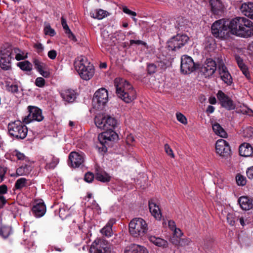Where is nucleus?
Instances as JSON below:
<instances>
[{
  "label": "nucleus",
  "mask_w": 253,
  "mask_h": 253,
  "mask_svg": "<svg viewBox=\"0 0 253 253\" xmlns=\"http://www.w3.org/2000/svg\"><path fill=\"white\" fill-rule=\"evenodd\" d=\"M31 171L30 166L25 165L18 168L16 170V174L18 176L28 175Z\"/></svg>",
  "instance_id": "obj_32"
},
{
  "label": "nucleus",
  "mask_w": 253,
  "mask_h": 253,
  "mask_svg": "<svg viewBox=\"0 0 253 253\" xmlns=\"http://www.w3.org/2000/svg\"><path fill=\"white\" fill-rule=\"evenodd\" d=\"M15 52L16 53L15 58L17 61L24 60L27 57V53L17 49L15 50Z\"/></svg>",
  "instance_id": "obj_38"
},
{
  "label": "nucleus",
  "mask_w": 253,
  "mask_h": 253,
  "mask_svg": "<svg viewBox=\"0 0 253 253\" xmlns=\"http://www.w3.org/2000/svg\"><path fill=\"white\" fill-rule=\"evenodd\" d=\"M169 226V228H170L172 230H174L175 232H176V230H178L179 232H181L179 229H177L176 227V225L174 221L169 220L168 223Z\"/></svg>",
  "instance_id": "obj_57"
},
{
  "label": "nucleus",
  "mask_w": 253,
  "mask_h": 253,
  "mask_svg": "<svg viewBox=\"0 0 253 253\" xmlns=\"http://www.w3.org/2000/svg\"><path fill=\"white\" fill-rule=\"evenodd\" d=\"M32 211L36 217H41L46 212V206L43 202H39L33 206Z\"/></svg>",
  "instance_id": "obj_17"
},
{
  "label": "nucleus",
  "mask_w": 253,
  "mask_h": 253,
  "mask_svg": "<svg viewBox=\"0 0 253 253\" xmlns=\"http://www.w3.org/2000/svg\"><path fill=\"white\" fill-rule=\"evenodd\" d=\"M129 42H130V45H132L133 44H137V45H140V44H141V45H144V46H146L147 45V43L141 41V40H130V41H129Z\"/></svg>",
  "instance_id": "obj_55"
},
{
  "label": "nucleus",
  "mask_w": 253,
  "mask_h": 253,
  "mask_svg": "<svg viewBox=\"0 0 253 253\" xmlns=\"http://www.w3.org/2000/svg\"><path fill=\"white\" fill-rule=\"evenodd\" d=\"M123 11L124 13L131 16H135L136 15V13L135 12L129 10L126 6L123 7Z\"/></svg>",
  "instance_id": "obj_56"
},
{
  "label": "nucleus",
  "mask_w": 253,
  "mask_h": 253,
  "mask_svg": "<svg viewBox=\"0 0 253 253\" xmlns=\"http://www.w3.org/2000/svg\"><path fill=\"white\" fill-rule=\"evenodd\" d=\"M61 24H62V26L63 29L65 31V33L66 34L68 32H69V31L71 30L69 29V28L67 25L66 19L64 18L63 16H62L61 18Z\"/></svg>",
  "instance_id": "obj_48"
},
{
  "label": "nucleus",
  "mask_w": 253,
  "mask_h": 253,
  "mask_svg": "<svg viewBox=\"0 0 253 253\" xmlns=\"http://www.w3.org/2000/svg\"><path fill=\"white\" fill-rule=\"evenodd\" d=\"M219 72L222 80L227 85H231L232 83V78L225 64L219 66Z\"/></svg>",
  "instance_id": "obj_16"
},
{
  "label": "nucleus",
  "mask_w": 253,
  "mask_h": 253,
  "mask_svg": "<svg viewBox=\"0 0 253 253\" xmlns=\"http://www.w3.org/2000/svg\"><path fill=\"white\" fill-rule=\"evenodd\" d=\"M117 96L126 103H129L136 98V92L132 86L126 80L117 78L114 81Z\"/></svg>",
  "instance_id": "obj_3"
},
{
  "label": "nucleus",
  "mask_w": 253,
  "mask_h": 253,
  "mask_svg": "<svg viewBox=\"0 0 253 253\" xmlns=\"http://www.w3.org/2000/svg\"><path fill=\"white\" fill-rule=\"evenodd\" d=\"M240 70L242 71L243 74L245 76V77L249 79L251 78V75L250 72L249 71V68L247 66V64H238Z\"/></svg>",
  "instance_id": "obj_39"
},
{
  "label": "nucleus",
  "mask_w": 253,
  "mask_h": 253,
  "mask_svg": "<svg viewBox=\"0 0 253 253\" xmlns=\"http://www.w3.org/2000/svg\"><path fill=\"white\" fill-rule=\"evenodd\" d=\"M212 129L215 133L221 137H226L227 134L225 130L218 123H215L212 125Z\"/></svg>",
  "instance_id": "obj_31"
},
{
  "label": "nucleus",
  "mask_w": 253,
  "mask_h": 253,
  "mask_svg": "<svg viewBox=\"0 0 253 253\" xmlns=\"http://www.w3.org/2000/svg\"><path fill=\"white\" fill-rule=\"evenodd\" d=\"M230 32L233 35L242 38L253 35V23L244 17H236L229 19Z\"/></svg>",
  "instance_id": "obj_2"
},
{
  "label": "nucleus",
  "mask_w": 253,
  "mask_h": 253,
  "mask_svg": "<svg viewBox=\"0 0 253 253\" xmlns=\"http://www.w3.org/2000/svg\"><path fill=\"white\" fill-rule=\"evenodd\" d=\"M239 154L243 157H249L253 153V148L249 143H243L239 149Z\"/></svg>",
  "instance_id": "obj_25"
},
{
  "label": "nucleus",
  "mask_w": 253,
  "mask_h": 253,
  "mask_svg": "<svg viewBox=\"0 0 253 253\" xmlns=\"http://www.w3.org/2000/svg\"><path fill=\"white\" fill-rule=\"evenodd\" d=\"M229 23V19H222L216 21L211 26L212 35L220 39L228 37L230 33Z\"/></svg>",
  "instance_id": "obj_5"
},
{
  "label": "nucleus",
  "mask_w": 253,
  "mask_h": 253,
  "mask_svg": "<svg viewBox=\"0 0 253 253\" xmlns=\"http://www.w3.org/2000/svg\"><path fill=\"white\" fill-rule=\"evenodd\" d=\"M240 10L245 16L252 19L253 16V2L244 3L242 4Z\"/></svg>",
  "instance_id": "obj_24"
},
{
  "label": "nucleus",
  "mask_w": 253,
  "mask_h": 253,
  "mask_svg": "<svg viewBox=\"0 0 253 253\" xmlns=\"http://www.w3.org/2000/svg\"><path fill=\"white\" fill-rule=\"evenodd\" d=\"M246 174L250 179L253 180V166L247 169Z\"/></svg>",
  "instance_id": "obj_54"
},
{
  "label": "nucleus",
  "mask_w": 253,
  "mask_h": 253,
  "mask_svg": "<svg viewBox=\"0 0 253 253\" xmlns=\"http://www.w3.org/2000/svg\"><path fill=\"white\" fill-rule=\"evenodd\" d=\"M181 63H195L191 57L184 55L181 57Z\"/></svg>",
  "instance_id": "obj_44"
},
{
  "label": "nucleus",
  "mask_w": 253,
  "mask_h": 253,
  "mask_svg": "<svg viewBox=\"0 0 253 253\" xmlns=\"http://www.w3.org/2000/svg\"><path fill=\"white\" fill-rule=\"evenodd\" d=\"M108 101V91L105 88L98 89L94 94L92 98L93 108L96 110H102Z\"/></svg>",
  "instance_id": "obj_7"
},
{
  "label": "nucleus",
  "mask_w": 253,
  "mask_h": 253,
  "mask_svg": "<svg viewBox=\"0 0 253 253\" xmlns=\"http://www.w3.org/2000/svg\"><path fill=\"white\" fill-rule=\"evenodd\" d=\"M96 126L104 130L99 134L98 139L103 146L107 141H114L118 138V134L114 131L117 126V120L110 115H98L94 119Z\"/></svg>",
  "instance_id": "obj_1"
},
{
  "label": "nucleus",
  "mask_w": 253,
  "mask_h": 253,
  "mask_svg": "<svg viewBox=\"0 0 253 253\" xmlns=\"http://www.w3.org/2000/svg\"><path fill=\"white\" fill-rule=\"evenodd\" d=\"M95 178L102 182H108L110 181L111 176L104 171H98L96 173Z\"/></svg>",
  "instance_id": "obj_30"
},
{
  "label": "nucleus",
  "mask_w": 253,
  "mask_h": 253,
  "mask_svg": "<svg viewBox=\"0 0 253 253\" xmlns=\"http://www.w3.org/2000/svg\"><path fill=\"white\" fill-rule=\"evenodd\" d=\"M216 64H202V66L200 65V72L205 76V78H208L211 76L215 72L216 69Z\"/></svg>",
  "instance_id": "obj_18"
},
{
  "label": "nucleus",
  "mask_w": 253,
  "mask_h": 253,
  "mask_svg": "<svg viewBox=\"0 0 253 253\" xmlns=\"http://www.w3.org/2000/svg\"><path fill=\"white\" fill-rule=\"evenodd\" d=\"M87 61L86 57L85 56L81 55L79 56H78L75 61L74 63H83L84 62H86Z\"/></svg>",
  "instance_id": "obj_53"
},
{
  "label": "nucleus",
  "mask_w": 253,
  "mask_h": 253,
  "mask_svg": "<svg viewBox=\"0 0 253 253\" xmlns=\"http://www.w3.org/2000/svg\"><path fill=\"white\" fill-rule=\"evenodd\" d=\"M165 150L166 153L169 155V156H170L171 158L174 157V155L173 153V151L170 146L168 144H166L165 145Z\"/></svg>",
  "instance_id": "obj_50"
},
{
  "label": "nucleus",
  "mask_w": 253,
  "mask_h": 253,
  "mask_svg": "<svg viewBox=\"0 0 253 253\" xmlns=\"http://www.w3.org/2000/svg\"><path fill=\"white\" fill-rule=\"evenodd\" d=\"M35 68L44 78H48L50 76V70L46 67L45 64H35Z\"/></svg>",
  "instance_id": "obj_28"
},
{
  "label": "nucleus",
  "mask_w": 253,
  "mask_h": 253,
  "mask_svg": "<svg viewBox=\"0 0 253 253\" xmlns=\"http://www.w3.org/2000/svg\"><path fill=\"white\" fill-rule=\"evenodd\" d=\"M202 64H180V72L183 75L190 74L195 71Z\"/></svg>",
  "instance_id": "obj_23"
},
{
  "label": "nucleus",
  "mask_w": 253,
  "mask_h": 253,
  "mask_svg": "<svg viewBox=\"0 0 253 253\" xmlns=\"http://www.w3.org/2000/svg\"><path fill=\"white\" fill-rule=\"evenodd\" d=\"M48 160H51V162L46 163L45 166V169H53L59 163L58 159L52 155L49 157Z\"/></svg>",
  "instance_id": "obj_35"
},
{
  "label": "nucleus",
  "mask_w": 253,
  "mask_h": 253,
  "mask_svg": "<svg viewBox=\"0 0 253 253\" xmlns=\"http://www.w3.org/2000/svg\"><path fill=\"white\" fill-rule=\"evenodd\" d=\"M6 200L3 196H0V208H2L4 205L5 204Z\"/></svg>",
  "instance_id": "obj_64"
},
{
  "label": "nucleus",
  "mask_w": 253,
  "mask_h": 253,
  "mask_svg": "<svg viewBox=\"0 0 253 253\" xmlns=\"http://www.w3.org/2000/svg\"><path fill=\"white\" fill-rule=\"evenodd\" d=\"M156 69L157 66L156 64H148L147 65V71L149 74L155 73Z\"/></svg>",
  "instance_id": "obj_51"
},
{
  "label": "nucleus",
  "mask_w": 253,
  "mask_h": 253,
  "mask_svg": "<svg viewBox=\"0 0 253 253\" xmlns=\"http://www.w3.org/2000/svg\"><path fill=\"white\" fill-rule=\"evenodd\" d=\"M94 178V175L93 173L90 172H88L85 173L84 175V180L87 182L90 183L91 182Z\"/></svg>",
  "instance_id": "obj_46"
},
{
  "label": "nucleus",
  "mask_w": 253,
  "mask_h": 253,
  "mask_svg": "<svg viewBox=\"0 0 253 253\" xmlns=\"http://www.w3.org/2000/svg\"><path fill=\"white\" fill-rule=\"evenodd\" d=\"M211 10L214 15L221 14L223 10V5L220 0H210Z\"/></svg>",
  "instance_id": "obj_21"
},
{
  "label": "nucleus",
  "mask_w": 253,
  "mask_h": 253,
  "mask_svg": "<svg viewBox=\"0 0 253 253\" xmlns=\"http://www.w3.org/2000/svg\"><path fill=\"white\" fill-rule=\"evenodd\" d=\"M28 186V180L25 178H20L16 180L14 188L16 190H21Z\"/></svg>",
  "instance_id": "obj_33"
},
{
  "label": "nucleus",
  "mask_w": 253,
  "mask_h": 253,
  "mask_svg": "<svg viewBox=\"0 0 253 253\" xmlns=\"http://www.w3.org/2000/svg\"><path fill=\"white\" fill-rule=\"evenodd\" d=\"M241 208L245 211L253 209V199L247 196H242L238 199Z\"/></svg>",
  "instance_id": "obj_20"
},
{
  "label": "nucleus",
  "mask_w": 253,
  "mask_h": 253,
  "mask_svg": "<svg viewBox=\"0 0 253 253\" xmlns=\"http://www.w3.org/2000/svg\"><path fill=\"white\" fill-rule=\"evenodd\" d=\"M11 54L8 52L6 54L0 53V63H10L11 61L9 59H11Z\"/></svg>",
  "instance_id": "obj_37"
},
{
  "label": "nucleus",
  "mask_w": 253,
  "mask_h": 253,
  "mask_svg": "<svg viewBox=\"0 0 253 253\" xmlns=\"http://www.w3.org/2000/svg\"><path fill=\"white\" fill-rule=\"evenodd\" d=\"M57 55L56 51L54 50H50L48 52V56L52 59H54L56 58Z\"/></svg>",
  "instance_id": "obj_59"
},
{
  "label": "nucleus",
  "mask_w": 253,
  "mask_h": 253,
  "mask_svg": "<svg viewBox=\"0 0 253 253\" xmlns=\"http://www.w3.org/2000/svg\"><path fill=\"white\" fill-rule=\"evenodd\" d=\"M239 215L235 212L228 213L226 216L227 222L231 226H235L236 222L238 220Z\"/></svg>",
  "instance_id": "obj_34"
},
{
  "label": "nucleus",
  "mask_w": 253,
  "mask_h": 253,
  "mask_svg": "<svg viewBox=\"0 0 253 253\" xmlns=\"http://www.w3.org/2000/svg\"><path fill=\"white\" fill-rule=\"evenodd\" d=\"M11 232V228L9 226H1L0 229V235L3 238H7Z\"/></svg>",
  "instance_id": "obj_36"
},
{
  "label": "nucleus",
  "mask_w": 253,
  "mask_h": 253,
  "mask_svg": "<svg viewBox=\"0 0 253 253\" xmlns=\"http://www.w3.org/2000/svg\"><path fill=\"white\" fill-rule=\"evenodd\" d=\"M216 153L224 159H228L231 157V149L228 143L223 139L218 140L215 143Z\"/></svg>",
  "instance_id": "obj_12"
},
{
  "label": "nucleus",
  "mask_w": 253,
  "mask_h": 253,
  "mask_svg": "<svg viewBox=\"0 0 253 253\" xmlns=\"http://www.w3.org/2000/svg\"><path fill=\"white\" fill-rule=\"evenodd\" d=\"M8 130L9 135L17 139H24L28 132L27 126L20 121L10 123L8 125Z\"/></svg>",
  "instance_id": "obj_6"
},
{
  "label": "nucleus",
  "mask_w": 253,
  "mask_h": 253,
  "mask_svg": "<svg viewBox=\"0 0 253 253\" xmlns=\"http://www.w3.org/2000/svg\"><path fill=\"white\" fill-rule=\"evenodd\" d=\"M60 95L64 101L69 103L73 102L77 98V93L71 89L62 90Z\"/></svg>",
  "instance_id": "obj_15"
},
{
  "label": "nucleus",
  "mask_w": 253,
  "mask_h": 253,
  "mask_svg": "<svg viewBox=\"0 0 253 253\" xmlns=\"http://www.w3.org/2000/svg\"><path fill=\"white\" fill-rule=\"evenodd\" d=\"M242 112L243 114H245L250 116L253 117V111L248 107H245V109H243Z\"/></svg>",
  "instance_id": "obj_58"
},
{
  "label": "nucleus",
  "mask_w": 253,
  "mask_h": 253,
  "mask_svg": "<svg viewBox=\"0 0 253 253\" xmlns=\"http://www.w3.org/2000/svg\"><path fill=\"white\" fill-rule=\"evenodd\" d=\"M176 115L177 120L181 123L184 125L187 124V119L181 113H177Z\"/></svg>",
  "instance_id": "obj_45"
},
{
  "label": "nucleus",
  "mask_w": 253,
  "mask_h": 253,
  "mask_svg": "<svg viewBox=\"0 0 253 253\" xmlns=\"http://www.w3.org/2000/svg\"><path fill=\"white\" fill-rule=\"evenodd\" d=\"M7 192V187L6 185L3 184L0 186V194H4Z\"/></svg>",
  "instance_id": "obj_60"
},
{
  "label": "nucleus",
  "mask_w": 253,
  "mask_h": 253,
  "mask_svg": "<svg viewBox=\"0 0 253 253\" xmlns=\"http://www.w3.org/2000/svg\"><path fill=\"white\" fill-rule=\"evenodd\" d=\"M189 40L186 35L177 34L167 42V47L170 50L176 51L185 45Z\"/></svg>",
  "instance_id": "obj_8"
},
{
  "label": "nucleus",
  "mask_w": 253,
  "mask_h": 253,
  "mask_svg": "<svg viewBox=\"0 0 253 253\" xmlns=\"http://www.w3.org/2000/svg\"><path fill=\"white\" fill-rule=\"evenodd\" d=\"M29 114L23 119V122L28 124L33 121L41 122L44 117L42 110L37 107L29 106L28 107Z\"/></svg>",
  "instance_id": "obj_11"
},
{
  "label": "nucleus",
  "mask_w": 253,
  "mask_h": 253,
  "mask_svg": "<svg viewBox=\"0 0 253 253\" xmlns=\"http://www.w3.org/2000/svg\"><path fill=\"white\" fill-rule=\"evenodd\" d=\"M89 252L90 253H111V249L107 241L97 239L92 243Z\"/></svg>",
  "instance_id": "obj_10"
},
{
  "label": "nucleus",
  "mask_w": 253,
  "mask_h": 253,
  "mask_svg": "<svg viewBox=\"0 0 253 253\" xmlns=\"http://www.w3.org/2000/svg\"><path fill=\"white\" fill-rule=\"evenodd\" d=\"M15 155L17 159L19 160H23L25 157V155L23 153H21L19 152H16Z\"/></svg>",
  "instance_id": "obj_62"
},
{
  "label": "nucleus",
  "mask_w": 253,
  "mask_h": 253,
  "mask_svg": "<svg viewBox=\"0 0 253 253\" xmlns=\"http://www.w3.org/2000/svg\"><path fill=\"white\" fill-rule=\"evenodd\" d=\"M124 253H148V251L144 246L133 244L127 246Z\"/></svg>",
  "instance_id": "obj_19"
},
{
  "label": "nucleus",
  "mask_w": 253,
  "mask_h": 253,
  "mask_svg": "<svg viewBox=\"0 0 253 253\" xmlns=\"http://www.w3.org/2000/svg\"><path fill=\"white\" fill-rule=\"evenodd\" d=\"M17 65L22 70L25 71L27 74L29 75L31 74V72L33 69L32 64H17Z\"/></svg>",
  "instance_id": "obj_40"
},
{
  "label": "nucleus",
  "mask_w": 253,
  "mask_h": 253,
  "mask_svg": "<svg viewBox=\"0 0 253 253\" xmlns=\"http://www.w3.org/2000/svg\"><path fill=\"white\" fill-rule=\"evenodd\" d=\"M7 168L5 167L1 164H0V178L1 179V181L3 180Z\"/></svg>",
  "instance_id": "obj_49"
},
{
  "label": "nucleus",
  "mask_w": 253,
  "mask_h": 253,
  "mask_svg": "<svg viewBox=\"0 0 253 253\" xmlns=\"http://www.w3.org/2000/svg\"><path fill=\"white\" fill-rule=\"evenodd\" d=\"M115 222L116 220L115 219H111L100 230L101 234L107 237H111L113 234L112 226Z\"/></svg>",
  "instance_id": "obj_27"
},
{
  "label": "nucleus",
  "mask_w": 253,
  "mask_h": 253,
  "mask_svg": "<svg viewBox=\"0 0 253 253\" xmlns=\"http://www.w3.org/2000/svg\"><path fill=\"white\" fill-rule=\"evenodd\" d=\"M0 68L1 70L6 71L11 69V66L8 64H0Z\"/></svg>",
  "instance_id": "obj_63"
},
{
  "label": "nucleus",
  "mask_w": 253,
  "mask_h": 253,
  "mask_svg": "<svg viewBox=\"0 0 253 253\" xmlns=\"http://www.w3.org/2000/svg\"><path fill=\"white\" fill-rule=\"evenodd\" d=\"M84 161L83 154L72 152L69 156V165L73 168H78L82 165Z\"/></svg>",
  "instance_id": "obj_13"
},
{
  "label": "nucleus",
  "mask_w": 253,
  "mask_h": 253,
  "mask_svg": "<svg viewBox=\"0 0 253 253\" xmlns=\"http://www.w3.org/2000/svg\"><path fill=\"white\" fill-rule=\"evenodd\" d=\"M6 90L11 93H17L18 92V86L16 84H11Z\"/></svg>",
  "instance_id": "obj_52"
},
{
  "label": "nucleus",
  "mask_w": 253,
  "mask_h": 253,
  "mask_svg": "<svg viewBox=\"0 0 253 253\" xmlns=\"http://www.w3.org/2000/svg\"><path fill=\"white\" fill-rule=\"evenodd\" d=\"M217 97L220 101L221 106L228 110L234 109L235 105L233 101L221 90H219Z\"/></svg>",
  "instance_id": "obj_14"
},
{
  "label": "nucleus",
  "mask_w": 253,
  "mask_h": 253,
  "mask_svg": "<svg viewBox=\"0 0 253 253\" xmlns=\"http://www.w3.org/2000/svg\"><path fill=\"white\" fill-rule=\"evenodd\" d=\"M243 136L245 137L250 138L253 136V127L248 126L243 130Z\"/></svg>",
  "instance_id": "obj_42"
},
{
  "label": "nucleus",
  "mask_w": 253,
  "mask_h": 253,
  "mask_svg": "<svg viewBox=\"0 0 253 253\" xmlns=\"http://www.w3.org/2000/svg\"><path fill=\"white\" fill-rule=\"evenodd\" d=\"M75 70L81 78L84 80H88L91 78L94 73L93 64H74Z\"/></svg>",
  "instance_id": "obj_9"
},
{
  "label": "nucleus",
  "mask_w": 253,
  "mask_h": 253,
  "mask_svg": "<svg viewBox=\"0 0 253 253\" xmlns=\"http://www.w3.org/2000/svg\"><path fill=\"white\" fill-rule=\"evenodd\" d=\"M149 208L151 214L158 220H160L162 217V213L158 206L151 199L149 201Z\"/></svg>",
  "instance_id": "obj_22"
},
{
  "label": "nucleus",
  "mask_w": 253,
  "mask_h": 253,
  "mask_svg": "<svg viewBox=\"0 0 253 253\" xmlns=\"http://www.w3.org/2000/svg\"><path fill=\"white\" fill-rule=\"evenodd\" d=\"M44 32L45 35H49L51 37L55 35V32L54 29L51 28V26L48 24L46 25L44 28Z\"/></svg>",
  "instance_id": "obj_43"
},
{
  "label": "nucleus",
  "mask_w": 253,
  "mask_h": 253,
  "mask_svg": "<svg viewBox=\"0 0 253 253\" xmlns=\"http://www.w3.org/2000/svg\"><path fill=\"white\" fill-rule=\"evenodd\" d=\"M236 180L238 185L244 186L246 184V178L243 175L238 174L236 176Z\"/></svg>",
  "instance_id": "obj_41"
},
{
  "label": "nucleus",
  "mask_w": 253,
  "mask_h": 253,
  "mask_svg": "<svg viewBox=\"0 0 253 253\" xmlns=\"http://www.w3.org/2000/svg\"><path fill=\"white\" fill-rule=\"evenodd\" d=\"M66 34L68 35V37L69 39H70L74 42L77 41V39L75 36L73 34L71 31H70L69 32H68L67 33H66Z\"/></svg>",
  "instance_id": "obj_61"
},
{
  "label": "nucleus",
  "mask_w": 253,
  "mask_h": 253,
  "mask_svg": "<svg viewBox=\"0 0 253 253\" xmlns=\"http://www.w3.org/2000/svg\"><path fill=\"white\" fill-rule=\"evenodd\" d=\"M148 238L152 243L159 247L166 248L168 247V242L163 239L151 235L148 236Z\"/></svg>",
  "instance_id": "obj_26"
},
{
  "label": "nucleus",
  "mask_w": 253,
  "mask_h": 253,
  "mask_svg": "<svg viewBox=\"0 0 253 253\" xmlns=\"http://www.w3.org/2000/svg\"><path fill=\"white\" fill-rule=\"evenodd\" d=\"M146 222L141 218L133 219L129 224V232L134 237H142L148 231Z\"/></svg>",
  "instance_id": "obj_4"
},
{
  "label": "nucleus",
  "mask_w": 253,
  "mask_h": 253,
  "mask_svg": "<svg viewBox=\"0 0 253 253\" xmlns=\"http://www.w3.org/2000/svg\"><path fill=\"white\" fill-rule=\"evenodd\" d=\"M35 84L39 87H42L45 84V80L42 77H38L35 81Z\"/></svg>",
  "instance_id": "obj_47"
},
{
  "label": "nucleus",
  "mask_w": 253,
  "mask_h": 253,
  "mask_svg": "<svg viewBox=\"0 0 253 253\" xmlns=\"http://www.w3.org/2000/svg\"><path fill=\"white\" fill-rule=\"evenodd\" d=\"M107 13L106 11L99 9L91 11L90 12V15L93 18L100 20L107 16Z\"/></svg>",
  "instance_id": "obj_29"
}]
</instances>
